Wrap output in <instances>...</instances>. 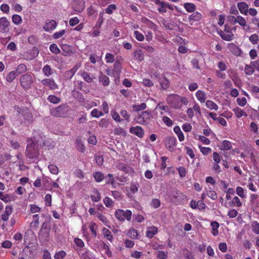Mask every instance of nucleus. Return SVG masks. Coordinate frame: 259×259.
<instances>
[{"label":"nucleus","instance_id":"nucleus-60","mask_svg":"<svg viewBox=\"0 0 259 259\" xmlns=\"http://www.w3.org/2000/svg\"><path fill=\"white\" fill-rule=\"evenodd\" d=\"M47 99L50 102L53 104H58L60 102V99L54 95H49Z\"/></svg>","mask_w":259,"mask_h":259},{"label":"nucleus","instance_id":"nucleus-29","mask_svg":"<svg viewBox=\"0 0 259 259\" xmlns=\"http://www.w3.org/2000/svg\"><path fill=\"white\" fill-rule=\"evenodd\" d=\"M219 34L223 39L226 41H231L233 39L234 35L231 32L227 33L221 30Z\"/></svg>","mask_w":259,"mask_h":259},{"label":"nucleus","instance_id":"nucleus-8","mask_svg":"<svg viewBox=\"0 0 259 259\" xmlns=\"http://www.w3.org/2000/svg\"><path fill=\"white\" fill-rule=\"evenodd\" d=\"M181 96L178 95H170L168 96L166 99L167 103L173 108L179 109L181 108L180 101Z\"/></svg>","mask_w":259,"mask_h":259},{"label":"nucleus","instance_id":"nucleus-14","mask_svg":"<svg viewBox=\"0 0 259 259\" xmlns=\"http://www.w3.org/2000/svg\"><path fill=\"white\" fill-rule=\"evenodd\" d=\"M177 139L174 137H168L165 140V146L169 151H172L173 148L176 145Z\"/></svg>","mask_w":259,"mask_h":259},{"label":"nucleus","instance_id":"nucleus-12","mask_svg":"<svg viewBox=\"0 0 259 259\" xmlns=\"http://www.w3.org/2000/svg\"><path fill=\"white\" fill-rule=\"evenodd\" d=\"M41 82L42 85L49 87V89L52 90H54L58 88V85L53 78L44 79L41 80Z\"/></svg>","mask_w":259,"mask_h":259},{"label":"nucleus","instance_id":"nucleus-63","mask_svg":"<svg viewBox=\"0 0 259 259\" xmlns=\"http://www.w3.org/2000/svg\"><path fill=\"white\" fill-rule=\"evenodd\" d=\"M249 40L253 45L257 44L259 40L258 35L256 33L251 35L249 38Z\"/></svg>","mask_w":259,"mask_h":259},{"label":"nucleus","instance_id":"nucleus-64","mask_svg":"<svg viewBox=\"0 0 259 259\" xmlns=\"http://www.w3.org/2000/svg\"><path fill=\"white\" fill-rule=\"evenodd\" d=\"M50 172L53 175H57L59 172L58 167L54 164H50L48 166Z\"/></svg>","mask_w":259,"mask_h":259},{"label":"nucleus","instance_id":"nucleus-42","mask_svg":"<svg viewBox=\"0 0 259 259\" xmlns=\"http://www.w3.org/2000/svg\"><path fill=\"white\" fill-rule=\"evenodd\" d=\"M147 108L146 104L145 103H142L139 105H133V110L135 112H138L140 111H143Z\"/></svg>","mask_w":259,"mask_h":259},{"label":"nucleus","instance_id":"nucleus-58","mask_svg":"<svg viewBox=\"0 0 259 259\" xmlns=\"http://www.w3.org/2000/svg\"><path fill=\"white\" fill-rule=\"evenodd\" d=\"M80 75L83 79L87 82L91 83L93 81V78L90 76L88 72L85 71H82L81 72Z\"/></svg>","mask_w":259,"mask_h":259},{"label":"nucleus","instance_id":"nucleus-5","mask_svg":"<svg viewBox=\"0 0 259 259\" xmlns=\"http://www.w3.org/2000/svg\"><path fill=\"white\" fill-rule=\"evenodd\" d=\"M69 107L66 105H61L51 110V115L60 117H64L69 111Z\"/></svg>","mask_w":259,"mask_h":259},{"label":"nucleus","instance_id":"nucleus-25","mask_svg":"<svg viewBox=\"0 0 259 259\" xmlns=\"http://www.w3.org/2000/svg\"><path fill=\"white\" fill-rule=\"evenodd\" d=\"M122 69L121 64L119 61H116L113 65V73L119 76Z\"/></svg>","mask_w":259,"mask_h":259},{"label":"nucleus","instance_id":"nucleus-34","mask_svg":"<svg viewBox=\"0 0 259 259\" xmlns=\"http://www.w3.org/2000/svg\"><path fill=\"white\" fill-rule=\"evenodd\" d=\"M210 226L212 229V234L214 236H217L219 234L218 228L220 226L219 223L215 221L212 222L210 224Z\"/></svg>","mask_w":259,"mask_h":259},{"label":"nucleus","instance_id":"nucleus-40","mask_svg":"<svg viewBox=\"0 0 259 259\" xmlns=\"http://www.w3.org/2000/svg\"><path fill=\"white\" fill-rule=\"evenodd\" d=\"M206 106L210 110L217 111L219 107L217 104L212 101L207 100L205 103Z\"/></svg>","mask_w":259,"mask_h":259},{"label":"nucleus","instance_id":"nucleus-21","mask_svg":"<svg viewBox=\"0 0 259 259\" xmlns=\"http://www.w3.org/2000/svg\"><path fill=\"white\" fill-rule=\"evenodd\" d=\"M74 9L76 11L81 12L85 8V2L84 0H77L74 2Z\"/></svg>","mask_w":259,"mask_h":259},{"label":"nucleus","instance_id":"nucleus-43","mask_svg":"<svg viewBox=\"0 0 259 259\" xmlns=\"http://www.w3.org/2000/svg\"><path fill=\"white\" fill-rule=\"evenodd\" d=\"M39 217L38 214H34L33 215V220L30 223V227L32 228H38L39 226Z\"/></svg>","mask_w":259,"mask_h":259},{"label":"nucleus","instance_id":"nucleus-59","mask_svg":"<svg viewBox=\"0 0 259 259\" xmlns=\"http://www.w3.org/2000/svg\"><path fill=\"white\" fill-rule=\"evenodd\" d=\"M115 56L110 53H107L105 56V61L107 63H112L114 61Z\"/></svg>","mask_w":259,"mask_h":259},{"label":"nucleus","instance_id":"nucleus-16","mask_svg":"<svg viewBox=\"0 0 259 259\" xmlns=\"http://www.w3.org/2000/svg\"><path fill=\"white\" fill-rule=\"evenodd\" d=\"M57 26V22L54 20H49L46 22L44 28L45 31L51 32L54 30Z\"/></svg>","mask_w":259,"mask_h":259},{"label":"nucleus","instance_id":"nucleus-23","mask_svg":"<svg viewBox=\"0 0 259 259\" xmlns=\"http://www.w3.org/2000/svg\"><path fill=\"white\" fill-rule=\"evenodd\" d=\"M116 167L118 169L122 170L126 174H129L132 171V168L125 163H119L116 165Z\"/></svg>","mask_w":259,"mask_h":259},{"label":"nucleus","instance_id":"nucleus-61","mask_svg":"<svg viewBox=\"0 0 259 259\" xmlns=\"http://www.w3.org/2000/svg\"><path fill=\"white\" fill-rule=\"evenodd\" d=\"M51 52L56 55L60 53V50L56 44H52L50 46Z\"/></svg>","mask_w":259,"mask_h":259},{"label":"nucleus","instance_id":"nucleus-56","mask_svg":"<svg viewBox=\"0 0 259 259\" xmlns=\"http://www.w3.org/2000/svg\"><path fill=\"white\" fill-rule=\"evenodd\" d=\"M103 202L107 207H112L114 205L113 201L109 197H105L103 199Z\"/></svg>","mask_w":259,"mask_h":259},{"label":"nucleus","instance_id":"nucleus-6","mask_svg":"<svg viewBox=\"0 0 259 259\" xmlns=\"http://www.w3.org/2000/svg\"><path fill=\"white\" fill-rule=\"evenodd\" d=\"M115 216L120 221L127 220L130 221L132 216V212L128 209L123 210L122 209H117L115 212Z\"/></svg>","mask_w":259,"mask_h":259},{"label":"nucleus","instance_id":"nucleus-4","mask_svg":"<svg viewBox=\"0 0 259 259\" xmlns=\"http://www.w3.org/2000/svg\"><path fill=\"white\" fill-rule=\"evenodd\" d=\"M170 199L171 201L176 205L183 204L187 200V196L177 190L170 194Z\"/></svg>","mask_w":259,"mask_h":259},{"label":"nucleus","instance_id":"nucleus-48","mask_svg":"<svg viewBox=\"0 0 259 259\" xmlns=\"http://www.w3.org/2000/svg\"><path fill=\"white\" fill-rule=\"evenodd\" d=\"M12 22L17 25L20 24L22 22V17L17 14H14L12 17Z\"/></svg>","mask_w":259,"mask_h":259},{"label":"nucleus","instance_id":"nucleus-13","mask_svg":"<svg viewBox=\"0 0 259 259\" xmlns=\"http://www.w3.org/2000/svg\"><path fill=\"white\" fill-rule=\"evenodd\" d=\"M229 21H231L233 24L238 23L241 26H245L246 25V22L245 19L241 16L235 17L230 16L229 17Z\"/></svg>","mask_w":259,"mask_h":259},{"label":"nucleus","instance_id":"nucleus-10","mask_svg":"<svg viewBox=\"0 0 259 259\" xmlns=\"http://www.w3.org/2000/svg\"><path fill=\"white\" fill-rule=\"evenodd\" d=\"M19 113L22 114L24 117V119L28 123L32 122L33 121V116L32 113L29 111L27 107L19 108Z\"/></svg>","mask_w":259,"mask_h":259},{"label":"nucleus","instance_id":"nucleus-39","mask_svg":"<svg viewBox=\"0 0 259 259\" xmlns=\"http://www.w3.org/2000/svg\"><path fill=\"white\" fill-rule=\"evenodd\" d=\"M104 13H105V12L104 11H102V12H100L98 19V20L96 22V24L95 25V28H100L101 27V26L104 21Z\"/></svg>","mask_w":259,"mask_h":259},{"label":"nucleus","instance_id":"nucleus-33","mask_svg":"<svg viewBox=\"0 0 259 259\" xmlns=\"http://www.w3.org/2000/svg\"><path fill=\"white\" fill-rule=\"evenodd\" d=\"M99 81L104 85L108 86L110 83L109 78L106 75L102 74L99 77Z\"/></svg>","mask_w":259,"mask_h":259},{"label":"nucleus","instance_id":"nucleus-51","mask_svg":"<svg viewBox=\"0 0 259 259\" xmlns=\"http://www.w3.org/2000/svg\"><path fill=\"white\" fill-rule=\"evenodd\" d=\"M252 231L255 234H259V223L254 221L251 223Z\"/></svg>","mask_w":259,"mask_h":259},{"label":"nucleus","instance_id":"nucleus-20","mask_svg":"<svg viewBox=\"0 0 259 259\" xmlns=\"http://www.w3.org/2000/svg\"><path fill=\"white\" fill-rule=\"evenodd\" d=\"M72 48L71 46L63 44L61 46V49L63 51L62 55L64 56H70L73 53V51H72Z\"/></svg>","mask_w":259,"mask_h":259},{"label":"nucleus","instance_id":"nucleus-50","mask_svg":"<svg viewBox=\"0 0 259 259\" xmlns=\"http://www.w3.org/2000/svg\"><path fill=\"white\" fill-rule=\"evenodd\" d=\"M0 199L5 202H10L12 200L11 196L9 194H4L3 192L0 191Z\"/></svg>","mask_w":259,"mask_h":259},{"label":"nucleus","instance_id":"nucleus-52","mask_svg":"<svg viewBox=\"0 0 259 259\" xmlns=\"http://www.w3.org/2000/svg\"><path fill=\"white\" fill-rule=\"evenodd\" d=\"M184 8L185 10L189 13H192L195 11L196 9L195 6L192 3H186L184 4Z\"/></svg>","mask_w":259,"mask_h":259},{"label":"nucleus","instance_id":"nucleus-18","mask_svg":"<svg viewBox=\"0 0 259 259\" xmlns=\"http://www.w3.org/2000/svg\"><path fill=\"white\" fill-rule=\"evenodd\" d=\"M228 48L230 52L235 56H240L241 55V50L236 45L233 43H230L228 44Z\"/></svg>","mask_w":259,"mask_h":259},{"label":"nucleus","instance_id":"nucleus-32","mask_svg":"<svg viewBox=\"0 0 259 259\" xmlns=\"http://www.w3.org/2000/svg\"><path fill=\"white\" fill-rule=\"evenodd\" d=\"M233 111L237 118H240L242 116H247V115L245 111H244L242 109L239 108L238 107H236L233 109Z\"/></svg>","mask_w":259,"mask_h":259},{"label":"nucleus","instance_id":"nucleus-35","mask_svg":"<svg viewBox=\"0 0 259 259\" xmlns=\"http://www.w3.org/2000/svg\"><path fill=\"white\" fill-rule=\"evenodd\" d=\"M102 232L104 235V238H105L110 242H112L113 240V237L111 234V231L109 229L106 228H104L102 229Z\"/></svg>","mask_w":259,"mask_h":259},{"label":"nucleus","instance_id":"nucleus-1","mask_svg":"<svg viewBox=\"0 0 259 259\" xmlns=\"http://www.w3.org/2000/svg\"><path fill=\"white\" fill-rule=\"evenodd\" d=\"M153 119V115L148 111H142L135 119L136 123L148 125L151 123Z\"/></svg>","mask_w":259,"mask_h":259},{"label":"nucleus","instance_id":"nucleus-19","mask_svg":"<svg viewBox=\"0 0 259 259\" xmlns=\"http://www.w3.org/2000/svg\"><path fill=\"white\" fill-rule=\"evenodd\" d=\"M13 207L11 205L7 206L4 213L1 215V219L3 221L6 222L9 220V216L12 213Z\"/></svg>","mask_w":259,"mask_h":259},{"label":"nucleus","instance_id":"nucleus-57","mask_svg":"<svg viewBox=\"0 0 259 259\" xmlns=\"http://www.w3.org/2000/svg\"><path fill=\"white\" fill-rule=\"evenodd\" d=\"M157 11L160 14H164L167 12L166 10V3L163 2L157 5Z\"/></svg>","mask_w":259,"mask_h":259},{"label":"nucleus","instance_id":"nucleus-26","mask_svg":"<svg viewBox=\"0 0 259 259\" xmlns=\"http://www.w3.org/2000/svg\"><path fill=\"white\" fill-rule=\"evenodd\" d=\"M91 198L92 201L95 202H99L101 200V193L97 189H95L93 191V194L91 195Z\"/></svg>","mask_w":259,"mask_h":259},{"label":"nucleus","instance_id":"nucleus-41","mask_svg":"<svg viewBox=\"0 0 259 259\" xmlns=\"http://www.w3.org/2000/svg\"><path fill=\"white\" fill-rule=\"evenodd\" d=\"M201 18V14L198 12H193V13L190 15L189 19L190 21H198Z\"/></svg>","mask_w":259,"mask_h":259},{"label":"nucleus","instance_id":"nucleus-55","mask_svg":"<svg viewBox=\"0 0 259 259\" xmlns=\"http://www.w3.org/2000/svg\"><path fill=\"white\" fill-rule=\"evenodd\" d=\"M223 149L225 151H228L232 149L231 143L228 140H223L222 142Z\"/></svg>","mask_w":259,"mask_h":259},{"label":"nucleus","instance_id":"nucleus-62","mask_svg":"<svg viewBox=\"0 0 259 259\" xmlns=\"http://www.w3.org/2000/svg\"><path fill=\"white\" fill-rule=\"evenodd\" d=\"M117 7L115 4H110L105 9V12L108 14H112L113 11L116 9Z\"/></svg>","mask_w":259,"mask_h":259},{"label":"nucleus","instance_id":"nucleus-2","mask_svg":"<svg viewBox=\"0 0 259 259\" xmlns=\"http://www.w3.org/2000/svg\"><path fill=\"white\" fill-rule=\"evenodd\" d=\"M50 226L49 224L46 222H44L38 234V240L40 242H47L49 240Z\"/></svg>","mask_w":259,"mask_h":259},{"label":"nucleus","instance_id":"nucleus-53","mask_svg":"<svg viewBox=\"0 0 259 259\" xmlns=\"http://www.w3.org/2000/svg\"><path fill=\"white\" fill-rule=\"evenodd\" d=\"M253 66L250 65H246L244 68V72L246 75H252L254 72V69Z\"/></svg>","mask_w":259,"mask_h":259},{"label":"nucleus","instance_id":"nucleus-49","mask_svg":"<svg viewBox=\"0 0 259 259\" xmlns=\"http://www.w3.org/2000/svg\"><path fill=\"white\" fill-rule=\"evenodd\" d=\"M128 235L132 239H138L139 236L138 231L134 228L130 229Z\"/></svg>","mask_w":259,"mask_h":259},{"label":"nucleus","instance_id":"nucleus-54","mask_svg":"<svg viewBox=\"0 0 259 259\" xmlns=\"http://www.w3.org/2000/svg\"><path fill=\"white\" fill-rule=\"evenodd\" d=\"M66 256V253L64 250L56 252L54 256V259H64Z\"/></svg>","mask_w":259,"mask_h":259},{"label":"nucleus","instance_id":"nucleus-27","mask_svg":"<svg viewBox=\"0 0 259 259\" xmlns=\"http://www.w3.org/2000/svg\"><path fill=\"white\" fill-rule=\"evenodd\" d=\"M133 57L136 60L142 61L144 59V55L141 50H137L134 53Z\"/></svg>","mask_w":259,"mask_h":259},{"label":"nucleus","instance_id":"nucleus-24","mask_svg":"<svg viewBox=\"0 0 259 259\" xmlns=\"http://www.w3.org/2000/svg\"><path fill=\"white\" fill-rule=\"evenodd\" d=\"M158 232V229L155 226L149 227L147 228L146 234L149 238H152Z\"/></svg>","mask_w":259,"mask_h":259},{"label":"nucleus","instance_id":"nucleus-11","mask_svg":"<svg viewBox=\"0 0 259 259\" xmlns=\"http://www.w3.org/2000/svg\"><path fill=\"white\" fill-rule=\"evenodd\" d=\"M10 22L8 19L5 17H3L0 18V32L3 33H6L9 31V26Z\"/></svg>","mask_w":259,"mask_h":259},{"label":"nucleus","instance_id":"nucleus-30","mask_svg":"<svg viewBox=\"0 0 259 259\" xmlns=\"http://www.w3.org/2000/svg\"><path fill=\"white\" fill-rule=\"evenodd\" d=\"M88 14L90 17H92V19H95L97 16V10L93 6H90L87 9Z\"/></svg>","mask_w":259,"mask_h":259},{"label":"nucleus","instance_id":"nucleus-46","mask_svg":"<svg viewBox=\"0 0 259 259\" xmlns=\"http://www.w3.org/2000/svg\"><path fill=\"white\" fill-rule=\"evenodd\" d=\"M17 75H18L15 71H12L6 76V80L9 82H11L14 80Z\"/></svg>","mask_w":259,"mask_h":259},{"label":"nucleus","instance_id":"nucleus-17","mask_svg":"<svg viewBox=\"0 0 259 259\" xmlns=\"http://www.w3.org/2000/svg\"><path fill=\"white\" fill-rule=\"evenodd\" d=\"M79 67H80V65H79L78 64H76L70 70L66 71L65 72V73L64 74V77L67 80L71 79V78L73 77V76L76 72V71H77V70L78 69Z\"/></svg>","mask_w":259,"mask_h":259},{"label":"nucleus","instance_id":"nucleus-3","mask_svg":"<svg viewBox=\"0 0 259 259\" xmlns=\"http://www.w3.org/2000/svg\"><path fill=\"white\" fill-rule=\"evenodd\" d=\"M20 82L24 90L30 89L34 83L32 75L28 73L22 75L20 78Z\"/></svg>","mask_w":259,"mask_h":259},{"label":"nucleus","instance_id":"nucleus-44","mask_svg":"<svg viewBox=\"0 0 259 259\" xmlns=\"http://www.w3.org/2000/svg\"><path fill=\"white\" fill-rule=\"evenodd\" d=\"M27 71V66L24 64H21L19 65L15 71L17 72V75L24 73Z\"/></svg>","mask_w":259,"mask_h":259},{"label":"nucleus","instance_id":"nucleus-47","mask_svg":"<svg viewBox=\"0 0 259 259\" xmlns=\"http://www.w3.org/2000/svg\"><path fill=\"white\" fill-rule=\"evenodd\" d=\"M231 206H236L237 207H241L242 205L240 199L237 196H235L231 202H230Z\"/></svg>","mask_w":259,"mask_h":259},{"label":"nucleus","instance_id":"nucleus-15","mask_svg":"<svg viewBox=\"0 0 259 259\" xmlns=\"http://www.w3.org/2000/svg\"><path fill=\"white\" fill-rule=\"evenodd\" d=\"M129 131L131 134L135 135L139 138H142L144 135V130L140 126L131 127Z\"/></svg>","mask_w":259,"mask_h":259},{"label":"nucleus","instance_id":"nucleus-28","mask_svg":"<svg viewBox=\"0 0 259 259\" xmlns=\"http://www.w3.org/2000/svg\"><path fill=\"white\" fill-rule=\"evenodd\" d=\"M196 97L197 99V100L201 103H204L206 100V94L204 93V92L198 90L196 93Z\"/></svg>","mask_w":259,"mask_h":259},{"label":"nucleus","instance_id":"nucleus-9","mask_svg":"<svg viewBox=\"0 0 259 259\" xmlns=\"http://www.w3.org/2000/svg\"><path fill=\"white\" fill-rule=\"evenodd\" d=\"M45 138V136L42 133L35 132L33 137L28 139L27 142H30L31 141L32 143H34L37 146H41L42 142L44 141Z\"/></svg>","mask_w":259,"mask_h":259},{"label":"nucleus","instance_id":"nucleus-38","mask_svg":"<svg viewBox=\"0 0 259 259\" xmlns=\"http://www.w3.org/2000/svg\"><path fill=\"white\" fill-rule=\"evenodd\" d=\"M41 146H45L49 149H53L54 147V142L51 139H46L45 138L42 142Z\"/></svg>","mask_w":259,"mask_h":259},{"label":"nucleus","instance_id":"nucleus-31","mask_svg":"<svg viewBox=\"0 0 259 259\" xmlns=\"http://www.w3.org/2000/svg\"><path fill=\"white\" fill-rule=\"evenodd\" d=\"M174 131L177 134L180 142L183 141L185 139L184 135L179 126L177 125L174 127Z\"/></svg>","mask_w":259,"mask_h":259},{"label":"nucleus","instance_id":"nucleus-7","mask_svg":"<svg viewBox=\"0 0 259 259\" xmlns=\"http://www.w3.org/2000/svg\"><path fill=\"white\" fill-rule=\"evenodd\" d=\"M38 153V146L34 143H30L26 147V156L29 159H34L37 157Z\"/></svg>","mask_w":259,"mask_h":259},{"label":"nucleus","instance_id":"nucleus-45","mask_svg":"<svg viewBox=\"0 0 259 259\" xmlns=\"http://www.w3.org/2000/svg\"><path fill=\"white\" fill-rule=\"evenodd\" d=\"M159 83L161 88L164 90L167 89L169 85L168 80L164 77L159 79Z\"/></svg>","mask_w":259,"mask_h":259},{"label":"nucleus","instance_id":"nucleus-22","mask_svg":"<svg viewBox=\"0 0 259 259\" xmlns=\"http://www.w3.org/2000/svg\"><path fill=\"white\" fill-rule=\"evenodd\" d=\"M237 7L242 14L246 15L248 13V6L245 2L238 3Z\"/></svg>","mask_w":259,"mask_h":259},{"label":"nucleus","instance_id":"nucleus-36","mask_svg":"<svg viewBox=\"0 0 259 259\" xmlns=\"http://www.w3.org/2000/svg\"><path fill=\"white\" fill-rule=\"evenodd\" d=\"M42 71L44 74L47 77L52 75L53 73V71L51 66L48 64L44 66Z\"/></svg>","mask_w":259,"mask_h":259},{"label":"nucleus","instance_id":"nucleus-37","mask_svg":"<svg viewBox=\"0 0 259 259\" xmlns=\"http://www.w3.org/2000/svg\"><path fill=\"white\" fill-rule=\"evenodd\" d=\"M93 176L95 181L98 183L101 182L105 178L104 175L101 171L95 172Z\"/></svg>","mask_w":259,"mask_h":259}]
</instances>
